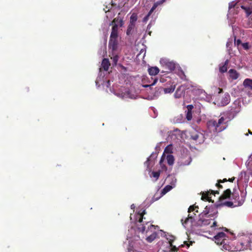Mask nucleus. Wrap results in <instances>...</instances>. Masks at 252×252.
Returning a JSON list of instances; mask_svg holds the SVG:
<instances>
[{
  "label": "nucleus",
  "mask_w": 252,
  "mask_h": 252,
  "mask_svg": "<svg viewBox=\"0 0 252 252\" xmlns=\"http://www.w3.org/2000/svg\"><path fill=\"white\" fill-rule=\"evenodd\" d=\"M152 175L154 177L156 178V180H157L160 175V172L159 171H157V172H152Z\"/></svg>",
  "instance_id": "35"
},
{
  "label": "nucleus",
  "mask_w": 252,
  "mask_h": 252,
  "mask_svg": "<svg viewBox=\"0 0 252 252\" xmlns=\"http://www.w3.org/2000/svg\"><path fill=\"white\" fill-rule=\"evenodd\" d=\"M226 234L223 232L218 233L215 237V242L217 245H222L225 240Z\"/></svg>",
  "instance_id": "8"
},
{
  "label": "nucleus",
  "mask_w": 252,
  "mask_h": 252,
  "mask_svg": "<svg viewBox=\"0 0 252 252\" xmlns=\"http://www.w3.org/2000/svg\"><path fill=\"white\" fill-rule=\"evenodd\" d=\"M168 240L170 246H172V244L175 240V237L173 235H169L168 237L166 238Z\"/></svg>",
  "instance_id": "32"
},
{
  "label": "nucleus",
  "mask_w": 252,
  "mask_h": 252,
  "mask_svg": "<svg viewBox=\"0 0 252 252\" xmlns=\"http://www.w3.org/2000/svg\"><path fill=\"white\" fill-rule=\"evenodd\" d=\"M228 180L226 179V178H224L223 179V180H218V182L219 183H224V182H227Z\"/></svg>",
  "instance_id": "43"
},
{
  "label": "nucleus",
  "mask_w": 252,
  "mask_h": 252,
  "mask_svg": "<svg viewBox=\"0 0 252 252\" xmlns=\"http://www.w3.org/2000/svg\"><path fill=\"white\" fill-rule=\"evenodd\" d=\"M119 20V22L120 23V27L123 26V25L124 24L123 21L122 19H120V20Z\"/></svg>",
  "instance_id": "47"
},
{
  "label": "nucleus",
  "mask_w": 252,
  "mask_h": 252,
  "mask_svg": "<svg viewBox=\"0 0 252 252\" xmlns=\"http://www.w3.org/2000/svg\"><path fill=\"white\" fill-rule=\"evenodd\" d=\"M205 217H202L201 216V214L199 215V219L198 220L197 223L198 225H207L210 223V220L206 219Z\"/></svg>",
  "instance_id": "11"
},
{
  "label": "nucleus",
  "mask_w": 252,
  "mask_h": 252,
  "mask_svg": "<svg viewBox=\"0 0 252 252\" xmlns=\"http://www.w3.org/2000/svg\"><path fill=\"white\" fill-rule=\"evenodd\" d=\"M235 180V177H232L231 178H229L228 180H227L230 182H233V181Z\"/></svg>",
  "instance_id": "48"
},
{
  "label": "nucleus",
  "mask_w": 252,
  "mask_h": 252,
  "mask_svg": "<svg viewBox=\"0 0 252 252\" xmlns=\"http://www.w3.org/2000/svg\"><path fill=\"white\" fill-rule=\"evenodd\" d=\"M215 194H219L218 190H210L206 193L203 192L202 194L201 199L203 201H208L210 202H214V201L212 200L211 197L210 196L211 194L215 195Z\"/></svg>",
  "instance_id": "5"
},
{
  "label": "nucleus",
  "mask_w": 252,
  "mask_h": 252,
  "mask_svg": "<svg viewBox=\"0 0 252 252\" xmlns=\"http://www.w3.org/2000/svg\"><path fill=\"white\" fill-rule=\"evenodd\" d=\"M157 233L156 232H154L151 234L150 236H148L146 238V240L147 242L149 243H151L153 242L157 237Z\"/></svg>",
  "instance_id": "24"
},
{
  "label": "nucleus",
  "mask_w": 252,
  "mask_h": 252,
  "mask_svg": "<svg viewBox=\"0 0 252 252\" xmlns=\"http://www.w3.org/2000/svg\"><path fill=\"white\" fill-rule=\"evenodd\" d=\"M153 12H154L153 11H152L151 9H150V10L149 11V12H148L147 15L146 16H145L144 17V18L143 19V22L144 23L147 22V21L149 20L150 16H151V15L152 14V13Z\"/></svg>",
  "instance_id": "30"
},
{
  "label": "nucleus",
  "mask_w": 252,
  "mask_h": 252,
  "mask_svg": "<svg viewBox=\"0 0 252 252\" xmlns=\"http://www.w3.org/2000/svg\"><path fill=\"white\" fill-rule=\"evenodd\" d=\"M157 81H158L157 79H155L154 81V82L151 85V86L154 85L156 83ZM149 86H150V85H146L144 86V87H149Z\"/></svg>",
  "instance_id": "42"
},
{
  "label": "nucleus",
  "mask_w": 252,
  "mask_h": 252,
  "mask_svg": "<svg viewBox=\"0 0 252 252\" xmlns=\"http://www.w3.org/2000/svg\"><path fill=\"white\" fill-rule=\"evenodd\" d=\"M171 248V251L172 252H178V248L177 247H176L175 246H174L172 244V246H170Z\"/></svg>",
  "instance_id": "36"
},
{
  "label": "nucleus",
  "mask_w": 252,
  "mask_h": 252,
  "mask_svg": "<svg viewBox=\"0 0 252 252\" xmlns=\"http://www.w3.org/2000/svg\"><path fill=\"white\" fill-rule=\"evenodd\" d=\"M219 90H220L219 93H220L221 92H222V90L221 89H219Z\"/></svg>",
  "instance_id": "51"
},
{
  "label": "nucleus",
  "mask_w": 252,
  "mask_h": 252,
  "mask_svg": "<svg viewBox=\"0 0 252 252\" xmlns=\"http://www.w3.org/2000/svg\"><path fill=\"white\" fill-rule=\"evenodd\" d=\"M236 4L234 3L233 2H232L229 4V9H231L234 8Z\"/></svg>",
  "instance_id": "39"
},
{
  "label": "nucleus",
  "mask_w": 252,
  "mask_h": 252,
  "mask_svg": "<svg viewBox=\"0 0 252 252\" xmlns=\"http://www.w3.org/2000/svg\"><path fill=\"white\" fill-rule=\"evenodd\" d=\"M220 207L219 203L215 205L206 206L204 210L201 213V216L206 218L213 217L218 214L217 209Z\"/></svg>",
  "instance_id": "3"
},
{
  "label": "nucleus",
  "mask_w": 252,
  "mask_h": 252,
  "mask_svg": "<svg viewBox=\"0 0 252 252\" xmlns=\"http://www.w3.org/2000/svg\"><path fill=\"white\" fill-rule=\"evenodd\" d=\"M186 119L188 121H190L192 119V112L187 111L186 114Z\"/></svg>",
  "instance_id": "34"
},
{
  "label": "nucleus",
  "mask_w": 252,
  "mask_h": 252,
  "mask_svg": "<svg viewBox=\"0 0 252 252\" xmlns=\"http://www.w3.org/2000/svg\"><path fill=\"white\" fill-rule=\"evenodd\" d=\"M249 132L250 134L252 135V132H251L250 130H249Z\"/></svg>",
  "instance_id": "53"
},
{
  "label": "nucleus",
  "mask_w": 252,
  "mask_h": 252,
  "mask_svg": "<svg viewBox=\"0 0 252 252\" xmlns=\"http://www.w3.org/2000/svg\"><path fill=\"white\" fill-rule=\"evenodd\" d=\"M195 212H198V210H196L195 211Z\"/></svg>",
  "instance_id": "57"
},
{
  "label": "nucleus",
  "mask_w": 252,
  "mask_h": 252,
  "mask_svg": "<svg viewBox=\"0 0 252 252\" xmlns=\"http://www.w3.org/2000/svg\"><path fill=\"white\" fill-rule=\"evenodd\" d=\"M229 73V79H231L232 80H235L238 79L239 77V73L234 69H230L228 71Z\"/></svg>",
  "instance_id": "10"
},
{
  "label": "nucleus",
  "mask_w": 252,
  "mask_h": 252,
  "mask_svg": "<svg viewBox=\"0 0 252 252\" xmlns=\"http://www.w3.org/2000/svg\"><path fill=\"white\" fill-rule=\"evenodd\" d=\"M159 72V68L157 66L151 67L148 68V73L150 75H156Z\"/></svg>",
  "instance_id": "16"
},
{
  "label": "nucleus",
  "mask_w": 252,
  "mask_h": 252,
  "mask_svg": "<svg viewBox=\"0 0 252 252\" xmlns=\"http://www.w3.org/2000/svg\"><path fill=\"white\" fill-rule=\"evenodd\" d=\"M166 160L169 165H172L174 163V156L171 154L167 155Z\"/></svg>",
  "instance_id": "22"
},
{
  "label": "nucleus",
  "mask_w": 252,
  "mask_h": 252,
  "mask_svg": "<svg viewBox=\"0 0 252 252\" xmlns=\"http://www.w3.org/2000/svg\"><path fill=\"white\" fill-rule=\"evenodd\" d=\"M165 65L170 70L172 71L175 69V63L173 62L166 60L164 62Z\"/></svg>",
  "instance_id": "14"
},
{
  "label": "nucleus",
  "mask_w": 252,
  "mask_h": 252,
  "mask_svg": "<svg viewBox=\"0 0 252 252\" xmlns=\"http://www.w3.org/2000/svg\"><path fill=\"white\" fill-rule=\"evenodd\" d=\"M242 46L245 50H248L249 48V45L248 42L242 43Z\"/></svg>",
  "instance_id": "37"
},
{
  "label": "nucleus",
  "mask_w": 252,
  "mask_h": 252,
  "mask_svg": "<svg viewBox=\"0 0 252 252\" xmlns=\"http://www.w3.org/2000/svg\"><path fill=\"white\" fill-rule=\"evenodd\" d=\"M119 58V57L118 55L115 54L114 53L112 54V56L111 57V60H112V64L113 65H117Z\"/></svg>",
  "instance_id": "26"
},
{
  "label": "nucleus",
  "mask_w": 252,
  "mask_h": 252,
  "mask_svg": "<svg viewBox=\"0 0 252 252\" xmlns=\"http://www.w3.org/2000/svg\"><path fill=\"white\" fill-rule=\"evenodd\" d=\"M174 90H175V87L171 86L169 88L164 89V92L165 94L171 93L174 92Z\"/></svg>",
  "instance_id": "31"
},
{
  "label": "nucleus",
  "mask_w": 252,
  "mask_h": 252,
  "mask_svg": "<svg viewBox=\"0 0 252 252\" xmlns=\"http://www.w3.org/2000/svg\"><path fill=\"white\" fill-rule=\"evenodd\" d=\"M231 199L233 202L235 204V206H239L243 204L244 200L240 199V196L239 192L236 190H233L231 194Z\"/></svg>",
  "instance_id": "4"
},
{
  "label": "nucleus",
  "mask_w": 252,
  "mask_h": 252,
  "mask_svg": "<svg viewBox=\"0 0 252 252\" xmlns=\"http://www.w3.org/2000/svg\"><path fill=\"white\" fill-rule=\"evenodd\" d=\"M145 214L146 211L144 210L141 213H139L136 215V219L138 220L136 221V225L139 231L144 232L146 231V233H147L148 230L154 227V225L151 224L149 225L148 222H145V223L143 219H145V218L143 216Z\"/></svg>",
  "instance_id": "1"
},
{
  "label": "nucleus",
  "mask_w": 252,
  "mask_h": 252,
  "mask_svg": "<svg viewBox=\"0 0 252 252\" xmlns=\"http://www.w3.org/2000/svg\"><path fill=\"white\" fill-rule=\"evenodd\" d=\"M166 81V80L165 78H162V77H161L159 79V82L161 83H164Z\"/></svg>",
  "instance_id": "46"
},
{
  "label": "nucleus",
  "mask_w": 252,
  "mask_h": 252,
  "mask_svg": "<svg viewBox=\"0 0 252 252\" xmlns=\"http://www.w3.org/2000/svg\"><path fill=\"white\" fill-rule=\"evenodd\" d=\"M203 134L196 131H193L190 132V138L191 139L197 141L199 138L202 137Z\"/></svg>",
  "instance_id": "13"
},
{
  "label": "nucleus",
  "mask_w": 252,
  "mask_h": 252,
  "mask_svg": "<svg viewBox=\"0 0 252 252\" xmlns=\"http://www.w3.org/2000/svg\"><path fill=\"white\" fill-rule=\"evenodd\" d=\"M134 204L131 205V207H133Z\"/></svg>",
  "instance_id": "56"
},
{
  "label": "nucleus",
  "mask_w": 252,
  "mask_h": 252,
  "mask_svg": "<svg viewBox=\"0 0 252 252\" xmlns=\"http://www.w3.org/2000/svg\"><path fill=\"white\" fill-rule=\"evenodd\" d=\"M110 65V63L108 59H104L101 63V66L105 71H107Z\"/></svg>",
  "instance_id": "18"
},
{
  "label": "nucleus",
  "mask_w": 252,
  "mask_h": 252,
  "mask_svg": "<svg viewBox=\"0 0 252 252\" xmlns=\"http://www.w3.org/2000/svg\"><path fill=\"white\" fill-rule=\"evenodd\" d=\"M171 154L172 153V147L171 145H168L164 149V153L162 155L161 159L159 161V164L163 169H167V167L163 164L165 158L164 153Z\"/></svg>",
  "instance_id": "7"
},
{
  "label": "nucleus",
  "mask_w": 252,
  "mask_h": 252,
  "mask_svg": "<svg viewBox=\"0 0 252 252\" xmlns=\"http://www.w3.org/2000/svg\"><path fill=\"white\" fill-rule=\"evenodd\" d=\"M149 161L150 158H148L147 160L144 163V164L147 166V168H149Z\"/></svg>",
  "instance_id": "38"
},
{
  "label": "nucleus",
  "mask_w": 252,
  "mask_h": 252,
  "mask_svg": "<svg viewBox=\"0 0 252 252\" xmlns=\"http://www.w3.org/2000/svg\"><path fill=\"white\" fill-rule=\"evenodd\" d=\"M187 164H189V163H184L183 165H187Z\"/></svg>",
  "instance_id": "54"
},
{
  "label": "nucleus",
  "mask_w": 252,
  "mask_h": 252,
  "mask_svg": "<svg viewBox=\"0 0 252 252\" xmlns=\"http://www.w3.org/2000/svg\"><path fill=\"white\" fill-rule=\"evenodd\" d=\"M195 209H198V206H194V205H192V206H189V209H188V212L189 213H191V212L195 210Z\"/></svg>",
  "instance_id": "33"
},
{
  "label": "nucleus",
  "mask_w": 252,
  "mask_h": 252,
  "mask_svg": "<svg viewBox=\"0 0 252 252\" xmlns=\"http://www.w3.org/2000/svg\"><path fill=\"white\" fill-rule=\"evenodd\" d=\"M193 108V107L192 105H188L187 106L188 111L191 112Z\"/></svg>",
  "instance_id": "40"
},
{
  "label": "nucleus",
  "mask_w": 252,
  "mask_h": 252,
  "mask_svg": "<svg viewBox=\"0 0 252 252\" xmlns=\"http://www.w3.org/2000/svg\"><path fill=\"white\" fill-rule=\"evenodd\" d=\"M135 24H129L126 31L127 35H129L132 34V31L133 30L134 28H135Z\"/></svg>",
  "instance_id": "25"
},
{
  "label": "nucleus",
  "mask_w": 252,
  "mask_h": 252,
  "mask_svg": "<svg viewBox=\"0 0 252 252\" xmlns=\"http://www.w3.org/2000/svg\"><path fill=\"white\" fill-rule=\"evenodd\" d=\"M192 243L193 242L192 241H190L189 244L188 242H187V241L184 242V244L187 246V248H189L190 245H192Z\"/></svg>",
  "instance_id": "41"
},
{
  "label": "nucleus",
  "mask_w": 252,
  "mask_h": 252,
  "mask_svg": "<svg viewBox=\"0 0 252 252\" xmlns=\"http://www.w3.org/2000/svg\"><path fill=\"white\" fill-rule=\"evenodd\" d=\"M192 91L195 95H201L205 93V91L201 88H197V87H195Z\"/></svg>",
  "instance_id": "23"
},
{
  "label": "nucleus",
  "mask_w": 252,
  "mask_h": 252,
  "mask_svg": "<svg viewBox=\"0 0 252 252\" xmlns=\"http://www.w3.org/2000/svg\"><path fill=\"white\" fill-rule=\"evenodd\" d=\"M225 119L221 117L218 121L212 119L207 122V127L210 132H213L215 133L219 132L223 130L224 127L221 126L222 125L224 124Z\"/></svg>",
  "instance_id": "2"
},
{
  "label": "nucleus",
  "mask_w": 252,
  "mask_h": 252,
  "mask_svg": "<svg viewBox=\"0 0 252 252\" xmlns=\"http://www.w3.org/2000/svg\"><path fill=\"white\" fill-rule=\"evenodd\" d=\"M232 192L230 189L225 190L223 193L219 197V202H221L224 199H228L231 197Z\"/></svg>",
  "instance_id": "9"
},
{
  "label": "nucleus",
  "mask_w": 252,
  "mask_h": 252,
  "mask_svg": "<svg viewBox=\"0 0 252 252\" xmlns=\"http://www.w3.org/2000/svg\"><path fill=\"white\" fill-rule=\"evenodd\" d=\"M238 46L240 44H242L241 40L240 39H237L235 42Z\"/></svg>",
  "instance_id": "45"
},
{
  "label": "nucleus",
  "mask_w": 252,
  "mask_h": 252,
  "mask_svg": "<svg viewBox=\"0 0 252 252\" xmlns=\"http://www.w3.org/2000/svg\"><path fill=\"white\" fill-rule=\"evenodd\" d=\"M162 4L163 3L161 0L158 1L154 3L151 9L154 11L158 5H160Z\"/></svg>",
  "instance_id": "28"
},
{
  "label": "nucleus",
  "mask_w": 252,
  "mask_h": 252,
  "mask_svg": "<svg viewBox=\"0 0 252 252\" xmlns=\"http://www.w3.org/2000/svg\"><path fill=\"white\" fill-rule=\"evenodd\" d=\"M229 63V61L226 60L223 64H220L219 67V71L220 72L223 73L227 71V65Z\"/></svg>",
  "instance_id": "17"
},
{
  "label": "nucleus",
  "mask_w": 252,
  "mask_h": 252,
  "mask_svg": "<svg viewBox=\"0 0 252 252\" xmlns=\"http://www.w3.org/2000/svg\"><path fill=\"white\" fill-rule=\"evenodd\" d=\"M118 18H115L112 22L113 25L112 31L110 34V38H118V26L116 24V22H118Z\"/></svg>",
  "instance_id": "6"
},
{
  "label": "nucleus",
  "mask_w": 252,
  "mask_h": 252,
  "mask_svg": "<svg viewBox=\"0 0 252 252\" xmlns=\"http://www.w3.org/2000/svg\"><path fill=\"white\" fill-rule=\"evenodd\" d=\"M193 216H190V214H189L188 216V217L185 219V220L183 219H182L181 221L182 222V225L186 227V225L187 224L189 220H190L191 221H192V220H193Z\"/></svg>",
  "instance_id": "21"
},
{
  "label": "nucleus",
  "mask_w": 252,
  "mask_h": 252,
  "mask_svg": "<svg viewBox=\"0 0 252 252\" xmlns=\"http://www.w3.org/2000/svg\"><path fill=\"white\" fill-rule=\"evenodd\" d=\"M220 184V183H219L218 182V183H217V184H216V187H217L218 189H222V188H223V187H222V185H221Z\"/></svg>",
  "instance_id": "44"
},
{
  "label": "nucleus",
  "mask_w": 252,
  "mask_h": 252,
  "mask_svg": "<svg viewBox=\"0 0 252 252\" xmlns=\"http://www.w3.org/2000/svg\"><path fill=\"white\" fill-rule=\"evenodd\" d=\"M160 0L162 1V3H164L166 1V0Z\"/></svg>",
  "instance_id": "52"
},
{
  "label": "nucleus",
  "mask_w": 252,
  "mask_h": 252,
  "mask_svg": "<svg viewBox=\"0 0 252 252\" xmlns=\"http://www.w3.org/2000/svg\"><path fill=\"white\" fill-rule=\"evenodd\" d=\"M118 38H112L109 39V46L110 48L112 49L113 51L115 50L117 48L118 45Z\"/></svg>",
  "instance_id": "12"
},
{
  "label": "nucleus",
  "mask_w": 252,
  "mask_h": 252,
  "mask_svg": "<svg viewBox=\"0 0 252 252\" xmlns=\"http://www.w3.org/2000/svg\"><path fill=\"white\" fill-rule=\"evenodd\" d=\"M172 188V187L171 186H170V185L166 186L164 188V189H162V193L163 194H164L166 193L167 192L170 191L171 189Z\"/></svg>",
  "instance_id": "29"
},
{
  "label": "nucleus",
  "mask_w": 252,
  "mask_h": 252,
  "mask_svg": "<svg viewBox=\"0 0 252 252\" xmlns=\"http://www.w3.org/2000/svg\"><path fill=\"white\" fill-rule=\"evenodd\" d=\"M219 204L220 205V207L221 206H227L229 208H233L236 207L235 204L233 201H221L219 202Z\"/></svg>",
  "instance_id": "15"
},
{
  "label": "nucleus",
  "mask_w": 252,
  "mask_h": 252,
  "mask_svg": "<svg viewBox=\"0 0 252 252\" xmlns=\"http://www.w3.org/2000/svg\"><path fill=\"white\" fill-rule=\"evenodd\" d=\"M241 7L245 11L247 17L252 13V6H245L242 5L241 6Z\"/></svg>",
  "instance_id": "19"
},
{
  "label": "nucleus",
  "mask_w": 252,
  "mask_h": 252,
  "mask_svg": "<svg viewBox=\"0 0 252 252\" xmlns=\"http://www.w3.org/2000/svg\"><path fill=\"white\" fill-rule=\"evenodd\" d=\"M217 225V222L216 221H215L213 222V224H212V225L211 226L212 227H215V226H216Z\"/></svg>",
  "instance_id": "50"
},
{
  "label": "nucleus",
  "mask_w": 252,
  "mask_h": 252,
  "mask_svg": "<svg viewBox=\"0 0 252 252\" xmlns=\"http://www.w3.org/2000/svg\"><path fill=\"white\" fill-rule=\"evenodd\" d=\"M228 247V246L226 245H225V244H223V246H222L223 249H225L226 250H228V249H227Z\"/></svg>",
  "instance_id": "49"
},
{
  "label": "nucleus",
  "mask_w": 252,
  "mask_h": 252,
  "mask_svg": "<svg viewBox=\"0 0 252 252\" xmlns=\"http://www.w3.org/2000/svg\"><path fill=\"white\" fill-rule=\"evenodd\" d=\"M243 85L245 88L252 91V80L250 79H245L243 82Z\"/></svg>",
  "instance_id": "20"
},
{
  "label": "nucleus",
  "mask_w": 252,
  "mask_h": 252,
  "mask_svg": "<svg viewBox=\"0 0 252 252\" xmlns=\"http://www.w3.org/2000/svg\"><path fill=\"white\" fill-rule=\"evenodd\" d=\"M134 204L131 205V207H133Z\"/></svg>",
  "instance_id": "55"
},
{
  "label": "nucleus",
  "mask_w": 252,
  "mask_h": 252,
  "mask_svg": "<svg viewBox=\"0 0 252 252\" xmlns=\"http://www.w3.org/2000/svg\"><path fill=\"white\" fill-rule=\"evenodd\" d=\"M137 14L136 13H133L130 18V22L131 24H135L137 20Z\"/></svg>",
  "instance_id": "27"
}]
</instances>
